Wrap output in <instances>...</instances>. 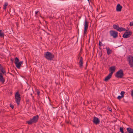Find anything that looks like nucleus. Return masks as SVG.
<instances>
[{
	"instance_id": "obj_25",
	"label": "nucleus",
	"mask_w": 133,
	"mask_h": 133,
	"mask_svg": "<svg viewBox=\"0 0 133 133\" xmlns=\"http://www.w3.org/2000/svg\"><path fill=\"white\" fill-rule=\"evenodd\" d=\"M116 77L119 78H124L123 76L124 75H115Z\"/></svg>"
},
{
	"instance_id": "obj_24",
	"label": "nucleus",
	"mask_w": 133,
	"mask_h": 133,
	"mask_svg": "<svg viewBox=\"0 0 133 133\" xmlns=\"http://www.w3.org/2000/svg\"><path fill=\"white\" fill-rule=\"evenodd\" d=\"M15 62L14 63L15 64H16L18 62L19 60V59H18V58L17 57L15 58Z\"/></svg>"
},
{
	"instance_id": "obj_41",
	"label": "nucleus",
	"mask_w": 133,
	"mask_h": 133,
	"mask_svg": "<svg viewBox=\"0 0 133 133\" xmlns=\"http://www.w3.org/2000/svg\"><path fill=\"white\" fill-rule=\"evenodd\" d=\"M21 76L22 77H24L23 76V75H21Z\"/></svg>"
},
{
	"instance_id": "obj_20",
	"label": "nucleus",
	"mask_w": 133,
	"mask_h": 133,
	"mask_svg": "<svg viewBox=\"0 0 133 133\" xmlns=\"http://www.w3.org/2000/svg\"><path fill=\"white\" fill-rule=\"evenodd\" d=\"M2 30H0V37H4V35L3 32H2Z\"/></svg>"
},
{
	"instance_id": "obj_11",
	"label": "nucleus",
	"mask_w": 133,
	"mask_h": 133,
	"mask_svg": "<svg viewBox=\"0 0 133 133\" xmlns=\"http://www.w3.org/2000/svg\"><path fill=\"white\" fill-rule=\"evenodd\" d=\"M23 61L18 62L15 64L16 67L18 69H20L21 65L23 63Z\"/></svg>"
},
{
	"instance_id": "obj_10",
	"label": "nucleus",
	"mask_w": 133,
	"mask_h": 133,
	"mask_svg": "<svg viewBox=\"0 0 133 133\" xmlns=\"http://www.w3.org/2000/svg\"><path fill=\"white\" fill-rule=\"evenodd\" d=\"M122 6L120 4H118L117 5L116 10L117 11H121L122 8Z\"/></svg>"
},
{
	"instance_id": "obj_1",
	"label": "nucleus",
	"mask_w": 133,
	"mask_h": 133,
	"mask_svg": "<svg viewBox=\"0 0 133 133\" xmlns=\"http://www.w3.org/2000/svg\"><path fill=\"white\" fill-rule=\"evenodd\" d=\"M44 57L48 60H52L54 58V55L50 52L47 51L45 53Z\"/></svg>"
},
{
	"instance_id": "obj_22",
	"label": "nucleus",
	"mask_w": 133,
	"mask_h": 133,
	"mask_svg": "<svg viewBox=\"0 0 133 133\" xmlns=\"http://www.w3.org/2000/svg\"><path fill=\"white\" fill-rule=\"evenodd\" d=\"M8 3L7 2H5L4 3V5L3 9L4 10H6V6L8 5Z\"/></svg>"
},
{
	"instance_id": "obj_32",
	"label": "nucleus",
	"mask_w": 133,
	"mask_h": 133,
	"mask_svg": "<svg viewBox=\"0 0 133 133\" xmlns=\"http://www.w3.org/2000/svg\"><path fill=\"white\" fill-rule=\"evenodd\" d=\"M10 107L12 109H13L14 108V106L12 105V104H10Z\"/></svg>"
},
{
	"instance_id": "obj_7",
	"label": "nucleus",
	"mask_w": 133,
	"mask_h": 133,
	"mask_svg": "<svg viewBox=\"0 0 133 133\" xmlns=\"http://www.w3.org/2000/svg\"><path fill=\"white\" fill-rule=\"evenodd\" d=\"M132 58H131V57L129 56L127 58V60L128 62L129 65L130 66V67H132L133 66V63H132Z\"/></svg>"
},
{
	"instance_id": "obj_26",
	"label": "nucleus",
	"mask_w": 133,
	"mask_h": 133,
	"mask_svg": "<svg viewBox=\"0 0 133 133\" xmlns=\"http://www.w3.org/2000/svg\"><path fill=\"white\" fill-rule=\"evenodd\" d=\"M125 93V92L124 91H121V92L120 94L121 96L123 97H124V94Z\"/></svg>"
},
{
	"instance_id": "obj_38",
	"label": "nucleus",
	"mask_w": 133,
	"mask_h": 133,
	"mask_svg": "<svg viewBox=\"0 0 133 133\" xmlns=\"http://www.w3.org/2000/svg\"><path fill=\"white\" fill-rule=\"evenodd\" d=\"M131 57L132 58V62L133 63V57Z\"/></svg>"
},
{
	"instance_id": "obj_9",
	"label": "nucleus",
	"mask_w": 133,
	"mask_h": 133,
	"mask_svg": "<svg viewBox=\"0 0 133 133\" xmlns=\"http://www.w3.org/2000/svg\"><path fill=\"white\" fill-rule=\"evenodd\" d=\"M115 68L114 66H111L110 68V73L108 75H112L113 73L115 71Z\"/></svg>"
},
{
	"instance_id": "obj_2",
	"label": "nucleus",
	"mask_w": 133,
	"mask_h": 133,
	"mask_svg": "<svg viewBox=\"0 0 133 133\" xmlns=\"http://www.w3.org/2000/svg\"><path fill=\"white\" fill-rule=\"evenodd\" d=\"M38 116L37 115L33 117V118L30 119L29 121H26V123L29 125H30L32 123H36L37 122L38 119Z\"/></svg>"
},
{
	"instance_id": "obj_23",
	"label": "nucleus",
	"mask_w": 133,
	"mask_h": 133,
	"mask_svg": "<svg viewBox=\"0 0 133 133\" xmlns=\"http://www.w3.org/2000/svg\"><path fill=\"white\" fill-rule=\"evenodd\" d=\"M21 95H20L19 93L18 92H17L16 94L15 95V97H20Z\"/></svg>"
},
{
	"instance_id": "obj_3",
	"label": "nucleus",
	"mask_w": 133,
	"mask_h": 133,
	"mask_svg": "<svg viewBox=\"0 0 133 133\" xmlns=\"http://www.w3.org/2000/svg\"><path fill=\"white\" fill-rule=\"evenodd\" d=\"M82 48H81L80 52L78 54V59H79V62L78 64L79 65V66L80 68H82L83 65V58L82 56H81V55L82 54Z\"/></svg>"
},
{
	"instance_id": "obj_45",
	"label": "nucleus",
	"mask_w": 133,
	"mask_h": 133,
	"mask_svg": "<svg viewBox=\"0 0 133 133\" xmlns=\"http://www.w3.org/2000/svg\"><path fill=\"white\" fill-rule=\"evenodd\" d=\"M32 95V94H31V95Z\"/></svg>"
},
{
	"instance_id": "obj_31",
	"label": "nucleus",
	"mask_w": 133,
	"mask_h": 133,
	"mask_svg": "<svg viewBox=\"0 0 133 133\" xmlns=\"http://www.w3.org/2000/svg\"><path fill=\"white\" fill-rule=\"evenodd\" d=\"M107 109L109 111H112V109L111 108H110L109 107H107Z\"/></svg>"
},
{
	"instance_id": "obj_43",
	"label": "nucleus",
	"mask_w": 133,
	"mask_h": 133,
	"mask_svg": "<svg viewBox=\"0 0 133 133\" xmlns=\"http://www.w3.org/2000/svg\"><path fill=\"white\" fill-rule=\"evenodd\" d=\"M0 75H2V74L1 73H0Z\"/></svg>"
},
{
	"instance_id": "obj_44",
	"label": "nucleus",
	"mask_w": 133,
	"mask_h": 133,
	"mask_svg": "<svg viewBox=\"0 0 133 133\" xmlns=\"http://www.w3.org/2000/svg\"><path fill=\"white\" fill-rule=\"evenodd\" d=\"M85 69H86V67H85Z\"/></svg>"
},
{
	"instance_id": "obj_39",
	"label": "nucleus",
	"mask_w": 133,
	"mask_h": 133,
	"mask_svg": "<svg viewBox=\"0 0 133 133\" xmlns=\"http://www.w3.org/2000/svg\"><path fill=\"white\" fill-rule=\"evenodd\" d=\"M11 61L12 62L13 61V59H11Z\"/></svg>"
},
{
	"instance_id": "obj_13",
	"label": "nucleus",
	"mask_w": 133,
	"mask_h": 133,
	"mask_svg": "<svg viewBox=\"0 0 133 133\" xmlns=\"http://www.w3.org/2000/svg\"><path fill=\"white\" fill-rule=\"evenodd\" d=\"M123 71L122 69H120L116 73V75H123Z\"/></svg>"
},
{
	"instance_id": "obj_42",
	"label": "nucleus",
	"mask_w": 133,
	"mask_h": 133,
	"mask_svg": "<svg viewBox=\"0 0 133 133\" xmlns=\"http://www.w3.org/2000/svg\"><path fill=\"white\" fill-rule=\"evenodd\" d=\"M87 0L89 2V0Z\"/></svg>"
},
{
	"instance_id": "obj_27",
	"label": "nucleus",
	"mask_w": 133,
	"mask_h": 133,
	"mask_svg": "<svg viewBox=\"0 0 133 133\" xmlns=\"http://www.w3.org/2000/svg\"><path fill=\"white\" fill-rule=\"evenodd\" d=\"M119 130L120 132H121V133H124V132L123 131V128L122 127H120L119 128Z\"/></svg>"
},
{
	"instance_id": "obj_16",
	"label": "nucleus",
	"mask_w": 133,
	"mask_h": 133,
	"mask_svg": "<svg viewBox=\"0 0 133 133\" xmlns=\"http://www.w3.org/2000/svg\"><path fill=\"white\" fill-rule=\"evenodd\" d=\"M15 98L16 99V101L17 104L19 105V102L21 100V97H15Z\"/></svg>"
},
{
	"instance_id": "obj_35",
	"label": "nucleus",
	"mask_w": 133,
	"mask_h": 133,
	"mask_svg": "<svg viewBox=\"0 0 133 133\" xmlns=\"http://www.w3.org/2000/svg\"><path fill=\"white\" fill-rule=\"evenodd\" d=\"M29 102H30V101L29 99H28L26 101V102L28 103H29Z\"/></svg>"
},
{
	"instance_id": "obj_19",
	"label": "nucleus",
	"mask_w": 133,
	"mask_h": 133,
	"mask_svg": "<svg viewBox=\"0 0 133 133\" xmlns=\"http://www.w3.org/2000/svg\"><path fill=\"white\" fill-rule=\"evenodd\" d=\"M0 65L1 66L0 67L1 72L3 73V74H4L5 73V71L4 69L1 66V64H0Z\"/></svg>"
},
{
	"instance_id": "obj_5",
	"label": "nucleus",
	"mask_w": 133,
	"mask_h": 133,
	"mask_svg": "<svg viewBox=\"0 0 133 133\" xmlns=\"http://www.w3.org/2000/svg\"><path fill=\"white\" fill-rule=\"evenodd\" d=\"M88 22L87 21L86 19L85 18L84 25V34H86L87 33V32L88 28Z\"/></svg>"
},
{
	"instance_id": "obj_14",
	"label": "nucleus",
	"mask_w": 133,
	"mask_h": 133,
	"mask_svg": "<svg viewBox=\"0 0 133 133\" xmlns=\"http://www.w3.org/2000/svg\"><path fill=\"white\" fill-rule=\"evenodd\" d=\"M5 81V79L3 77V75H0V82L3 83Z\"/></svg>"
},
{
	"instance_id": "obj_18",
	"label": "nucleus",
	"mask_w": 133,
	"mask_h": 133,
	"mask_svg": "<svg viewBox=\"0 0 133 133\" xmlns=\"http://www.w3.org/2000/svg\"><path fill=\"white\" fill-rule=\"evenodd\" d=\"M113 27L114 29H115L118 31V29H119V27L118 25H117L115 24H114L113 25Z\"/></svg>"
},
{
	"instance_id": "obj_12",
	"label": "nucleus",
	"mask_w": 133,
	"mask_h": 133,
	"mask_svg": "<svg viewBox=\"0 0 133 133\" xmlns=\"http://www.w3.org/2000/svg\"><path fill=\"white\" fill-rule=\"evenodd\" d=\"M106 49L107 51V54L108 55H109L112 53V51L111 49L110 50V49L109 48H108L107 47Z\"/></svg>"
},
{
	"instance_id": "obj_21",
	"label": "nucleus",
	"mask_w": 133,
	"mask_h": 133,
	"mask_svg": "<svg viewBox=\"0 0 133 133\" xmlns=\"http://www.w3.org/2000/svg\"><path fill=\"white\" fill-rule=\"evenodd\" d=\"M118 31L120 32L122 31H125V29L124 28L121 27L120 28H119V29H118Z\"/></svg>"
},
{
	"instance_id": "obj_17",
	"label": "nucleus",
	"mask_w": 133,
	"mask_h": 133,
	"mask_svg": "<svg viewBox=\"0 0 133 133\" xmlns=\"http://www.w3.org/2000/svg\"><path fill=\"white\" fill-rule=\"evenodd\" d=\"M112 75H108L104 79V81L107 82L111 78Z\"/></svg>"
},
{
	"instance_id": "obj_30",
	"label": "nucleus",
	"mask_w": 133,
	"mask_h": 133,
	"mask_svg": "<svg viewBox=\"0 0 133 133\" xmlns=\"http://www.w3.org/2000/svg\"><path fill=\"white\" fill-rule=\"evenodd\" d=\"M123 98V97H122L121 96H118L117 97V98L119 99V100H120V99L121 98Z\"/></svg>"
},
{
	"instance_id": "obj_40",
	"label": "nucleus",
	"mask_w": 133,
	"mask_h": 133,
	"mask_svg": "<svg viewBox=\"0 0 133 133\" xmlns=\"http://www.w3.org/2000/svg\"><path fill=\"white\" fill-rule=\"evenodd\" d=\"M87 62L86 64V66L87 67Z\"/></svg>"
},
{
	"instance_id": "obj_29",
	"label": "nucleus",
	"mask_w": 133,
	"mask_h": 133,
	"mask_svg": "<svg viewBox=\"0 0 133 133\" xmlns=\"http://www.w3.org/2000/svg\"><path fill=\"white\" fill-rule=\"evenodd\" d=\"M99 46H101L103 45V44H102V42H101L100 41H99Z\"/></svg>"
},
{
	"instance_id": "obj_28",
	"label": "nucleus",
	"mask_w": 133,
	"mask_h": 133,
	"mask_svg": "<svg viewBox=\"0 0 133 133\" xmlns=\"http://www.w3.org/2000/svg\"><path fill=\"white\" fill-rule=\"evenodd\" d=\"M36 92L38 96H39L40 93V92L39 90L38 89H37L36 90Z\"/></svg>"
},
{
	"instance_id": "obj_34",
	"label": "nucleus",
	"mask_w": 133,
	"mask_h": 133,
	"mask_svg": "<svg viewBox=\"0 0 133 133\" xmlns=\"http://www.w3.org/2000/svg\"><path fill=\"white\" fill-rule=\"evenodd\" d=\"M131 95L132 96H133V90L131 91Z\"/></svg>"
},
{
	"instance_id": "obj_8",
	"label": "nucleus",
	"mask_w": 133,
	"mask_h": 133,
	"mask_svg": "<svg viewBox=\"0 0 133 133\" xmlns=\"http://www.w3.org/2000/svg\"><path fill=\"white\" fill-rule=\"evenodd\" d=\"M93 122L96 124H97L100 123V121L98 118L96 117H94Z\"/></svg>"
},
{
	"instance_id": "obj_4",
	"label": "nucleus",
	"mask_w": 133,
	"mask_h": 133,
	"mask_svg": "<svg viewBox=\"0 0 133 133\" xmlns=\"http://www.w3.org/2000/svg\"><path fill=\"white\" fill-rule=\"evenodd\" d=\"M110 36H112L113 38H116L118 36V33L117 31L114 30H110L109 31Z\"/></svg>"
},
{
	"instance_id": "obj_37",
	"label": "nucleus",
	"mask_w": 133,
	"mask_h": 133,
	"mask_svg": "<svg viewBox=\"0 0 133 133\" xmlns=\"http://www.w3.org/2000/svg\"><path fill=\"white\" fill-rule=\"evenodd\" d=\"M125 31H126V32H127L128 31V30L125 29Z\"/></svg>"
},
{
	"instance_id": "obj_6",
	"label": "nucleus",
	"mask_w": 133,
	"mask_h": 133,
	"mask_svg": "<svg viewBox=\"0 0 133 133\" xmlns=\"http://www.w3.org/2000/svg\"><path fill=\"white\" fill-rule=\"evenodd\" d=\"M132 32L130 31L128 32H126L123 34V37L125 38H127L129 37L132 35Z\"/></svg>"
},
{
	"instance_id": "obj_36",
	"label": "nucleus",
	"mask_w": 133,
	"mask_h": 133,
	"mask_svg": "<svg viewBox=\"0 0 133 133\" xmlns=\"http://www.w3.org/2000/svg\"><path fill=\"white\" fill-rule=\"evenodd\" d=\"M39 12V11H37L36 12H35V14H38Z\"/></svg>"
},
{
	"instance_id": "obj_33",
	"label": "nucleus",
	"mask_w": 133,
	"mask_h": 133,
	"mask_svg": "<svg viewBox=\"0 0 133 133\" xmlns=\"http://www.w3.org/2000/svg\"><path fill=\"white\" fill-rule=\"evenodd\" d=\"M129 25L130 26H132L133 25V22H131L130 23Z\"/></svg>"
},
{
	"instance_id": "obj_15",
	"label": "nucleus",
	"mask_w": 133,
	"mask_h": 133,
	"mask_svg": "<svg viewBox=\"0 0 133 133\" xmlns=\"http://www.w3.org/2000/svg\"><path fill=\"white\" fill-rule=\"evenodd\" d=\"M127 132L129 133H133V129L131 128H128L127 129Z\"/></svg>"
}]
</instances>
